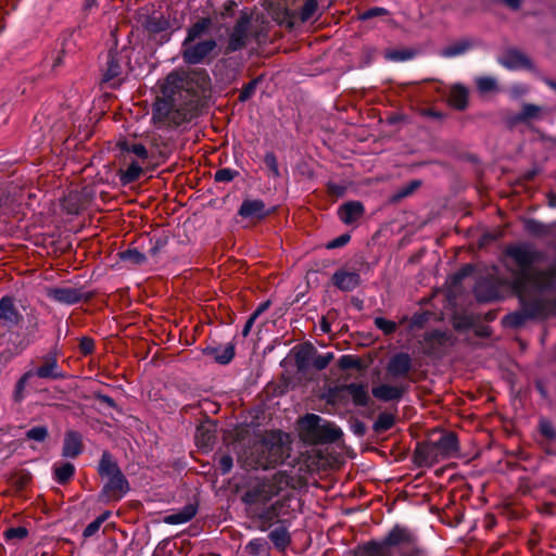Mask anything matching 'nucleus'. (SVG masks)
Here are the masks:
<instances>
[{"label": "nucleus", "mask_w": 556, "mask_h": 556, "mask_svg": "<svg viewBox=\"0 0 556 556\" xmlns=\"http://www.w3.org/2000/svg\"><path fill=\"white\" fill-rule=\"evenodd\" d=\"M211 89V77L203 68L170 72L161 86L162 98L153 104V123L180 132L188 130L205 106Z\"/></svg>", "instance_id": "obj_1"}, {"label": "nucleus", "mask_w": 556, "mask_h": 556, "mask_svg": "<svg viewBox=\"0 0 556 556\" xmlns=\"http://www.w3.org/2000/svg\"><path fill=\"white\" fill-rule=\"evenodd\" d=\"M504 255L516 266L515 269L509 268L513 276L511 289L528 318L544 320L555 316L556 298L530 294L528 288L532 287L539 292L555 288L556 266L544 269L534 267L535 263L544 258V253L527 243L508 244Z\"/></svg>", "instance_id": "obj_2"}, {"label": "nucleus", "mask_w": 556, "mask_h": 556, "mask_svg": "<svg viewBox=\"0 0 556 556\" xmlns=\"http://www.w3.org/2000/svg\"><path fill=\"white\" fill-rule=\"evenodd\" d=\"M115 161L117 176L123 186L138 181L146 172H152L167 157L159 147L147 148L138 141H117Z\"/></svg>", "instance_id": "obj_3"}, {"label": "nucleus", "mask_w": 556, "mask_h": 556, "mask_svg": "<svg viewBox=\"0 0 556 556\" xmlns=\"http://www.w3.org/2000/svg\"><path fill=\"white\" fill-rule=\"evenodd\" d=\"M416 535L407 528L394 526L381 541H368L356 556H419Z\"/></svg>", "instance_id": "obj_4"}, {"label": "nucleus", "mask_w": 556, "mask_h": 556, "mask_svg": "<svg viewBox=\"0 0 556 556\" xmlns=\"http://www.w3.org/2000/svg\"><path fill=\"white\" fill-rule=\"evenodd\" d=\"M98 473L101 478H108L99 495L101 502H118L130 490L128 480L109 451L101 455Z\"/></svg>", "instance_id": "obj_5"}, {"label": "nucleus", "mask_w": 556, "mask_h": 556, "mask_svg": "<svg viewBox=\"0 0 556 556\" xmlns=\"http://www.w3.org/2000/svg\"><path fill=\"white\" fill-rule=\"evenodd\" d=\"M289 480L287 473L278 471L268 479L250 483L241 495V501L247 505L248 511L267 507L266 505L289 485Z\"/></svg>", "instance_id": "obj_6"}, {"label": "nucleus", "mask_w": 556, "mask_h": 556, "mask_svg": "<svg viewBox=\"0 0 556 556\" xmlns=\"http://www.w3.org/2000/svg\"><path fill=\"white\" fill-rule=\"evenodd\" d=\"M342 430L332 422L321 424V418L315 414H307L301 420L302 439L314 445L333 443L342 438Z\"/></svg>", "instance_id": "obj_7"}, {"label": "nucleus", "mask_w": 556, "mask_h": 556, "mask_svg": "<svg viewBox=\"0 0 556 556\" xmlns=\"http://www.w3.org/2000/svg\"><path fill=\"white\" fill-rule=\"evenodd\" d=\"M253 467L268 469L281 464L286 458L285 445L280 438H266L253 447Z\"/></svg>", "instance_id": "obj_8"}, {"label": "nucleus", "mask_w": 556, "mask_h": 556, "mask_svg": "<svg viewBox=\"0 0 556 556\" xmlns=\"http://www.w3.org/2000/svg\"><path fill=\"white\" fill-rule=\"evenodd\" d=\"M251 23L252 14L247 10L241 11L240 16L236 21L228 35L227 42L222 50L224 55H230L235 52L241 51L248 46Z\"/></svg>", "instance_id": "obj_9"}, {"label": "nucleus", "mask_w": 556, "mask_h": 556, "mask_svg": "<svg viewBox=\"0 0 556 556\" xmlns=\"http://www.w3.org/2000/svg\"><path fill=\"white\" fill-rule=\"evenodd\" d=\"M217 47V41L214 38L200 40L198 42L181 43V56L186 64L197 65L202 64L213 53Z\"/></svg>", "instance_id": "obj_10"}, {"label": "nucleus", "mask_w": 556, "mask_h": 556, "mask_svg": "<svg viewBox=\"0 0 556 556\" xmlns=\"http://www.w3.org/2000/svg\"><path fill=\"white\" fill-rule=\"evenodd\" d=\"M298 9H286L285 20L288 28H294L299 24L311 21L318 11L317 0H292Z\"/></svg>", "instance_id": "obj_11"}, {"label": "nucleus", "mask_w": 556, "mask_h": 556, "mask_svg": "<svg viewBox=\"0 0 556 556\" xmlns=\"http://www.w3.org/2000/svg\"><path fill=\"white\" fill-rule=\"evenodd\" d=\"M33 377L50 380H63L67 375L59 367V355L55 350H51L40 357V365L35 369H30Z\"/></svg>", "instance_id": "obj_12"}, {"label": "nucleus", "mask_w": 556, "mask_h": 556, "mask_svg": "<svg viewBox=\"0 0 556 556\" xmlns=\"http://www.w3.org/2000/svg\"><path fill=\"white\" fill-rule=\"evenodd\" d=\"M48 298L63 304L72 305L79 302L88 303L94 296L93 292H84L80 288L55 287L49 288Z\"/></svg>", "instance_id": "obj_13"}, {"label": "nucleus", "mask_w": 556, "mask_h": 556, "mask_svg": "<svg viewBox=\"0 0 556 556\" xmlns=\"http://www.w3.org/2000/svg\"><path fill=\"white\" fill-rule=\"evenodd\" d=\"M24 318L18 311L15 298L4 295L0 299V324L8 329L17 328L22 325Z\"/></svg>", "instance_id": "obj_14"}, {"label": "nucleus", "mask_w": 556, "mask_h": 556, "mask_svg": "<svg viewBox=\"0 0 556 556\" xmlns=\"http://www.w3.org/2000/svg\"><path fill=\"white\" fill-rule=\"evenodd\" d=\"M141 26L144 31L149 34L150 38H156L157 35L165 33L161 36V39L164 42H167L170 39V34L166 33L170 28L169 20L164 16V14H151L144 15L141 21Z\"/></svg>", "instance_id": "obj_15"}, {"label": "nucleus", "mask_w": 556, "mask_h": 556, "mask_svg": "<svg viewBox=\"0 0 556 556\" xmlns=\"http://www.w3.org/2000/svg\"><path fill=\"white\" fill-rule=\"evenodd\" d=\"M285 502L278 500L267 507H262L249 511L250 516L257 521V528L261 531H267L280 516Z\"/></svg>", "instance_id": "obj_16"}, {"label": "nucleus", "mask_w": 556, "mask_h": 556, "mask_svg": "<svg viewBox=\"0 0 556 556\" xmlns=\"http://www.w3.org/2000/svg\"><path fill=\"white\" fill-rule=\"evenodd\" d=\"M413 368V362L409 354L400 352L394 354L388 362L386 371L392 379H409V372Z\"/></svg>", "instance_id": "obj_17"}, {"label": "nucleus", "mask_w": 556, "mask_h": 556, "mask_svg": "<svg viewBox=\"0 0 556 556\" xmlns=\"http://www.w3.org/2000/svg\"><path fill=\"white\" fill-rule=\"evenodd\" d=\"M438 439H429L441 459L455 456L459 451L457 434L453 431L438 432Z\"/></svg>", "instance_id": "obj_18"}, {"label": "nucleus", "mask_w": 556, "mask_h": 556, "mask_svg": "<svg viewBox=\"0 0 556 556\" xmlns=\"http://www.w3.org/2000/svg\"><path fill=\"white\" fill-rule=\"evenodd\" d=\"M343 391L349 393V395L352 399V402H353L354 406H356V407H365L370 402V396H369V393H368L367 384H365V383H357V382H352V383L340 386L337 389V392H331L330 393L331 401L334 402L338 399V394L337 393L338 392H343Z\"/></svg>", "instance_id": "obj_19"}, {"label": "nucleus", "mask_w": 556, "mask_h": 556, "mask_svg": "<svg viewBox=\"0 0 556 556\" xmlns=\"http://www.w3.org/2000/svg\"><path fill=\"white\" fill-rule=\"evenodd\" d=\"M409 386L404 383H380L371 388V394L381 402H399L408 392Z\"/></svg>", "instance_id": "obj_20"}, {"label": "nucleus", "mask_w": 556, "mask_h": 556, "mask_svg": "<svg viewBox=\"0 0 556 556\" xmlns=\"http://www.w3.org/2000/svg\"><path fill=\"white\" fill-rule=\"evenodd\" d=\"M127 56L122 51L109 50L106 54L105 67L103 68V81L108 83L118 78L123 74V66Z\"/></svg>", "instance_id": "obj_21"}, {"label": "nucleus", "mask_w": 556, "mask_h": 556, "mask_svg": "<svg viewBox=\"0 0 556 556\" xmlns=\"http://www.w3.org/2000/svg\"><path fill=\"white\" fill-rule=\"evenodd\" d=\"M271 214V211L266 207V204L261 199H245L241 203L238 215L243 218H255L263 220Z\"/></svg>", "instance_id": "obj_22"}, {"label": "nucleus", "mask_w": 556, "mask_h": 556, "mask_svg": "<svg viewBox=\"0 0 556 556\" xmlns=\"http://www.w3.org/2000/svg\"><path fill=\"white\" fill-rule=\"evenodd\" d=\"M498 63L510 71L530 68L532 66L530 59L516 48L507 49L503 55L498 58Z\"/></svg>", "instance_id": "obj_23"}, {"label": "nucleus", "mask_w": 556, "mask_h": 556, "mask_svg": "<svg viewBox=\"0 0 556 556\" xmlns=\"http://www.w3.org/2000/svg\"><path fill=\"white\" fill-rule=\"evenodd\" d=\"M479 45L475 38L465 37L452 42L440 50L439 55L444 59H453L466 54Z\"/></svg>", "instance_id": "obj_24"}, {"label": "nucleus", "mask_w": 556, "mask_h": 556, "mask_svg": "<svg viewBox=\"0 0 556 556\" xmlns=\"http://www.w3.org/2000/svg\"><path fill=\"white\" fill-rule=\"evenodd\" d=\"M440 459L430 440L417 444L414 462L418 467H430Z\"/></svg>", "instance_id": "obj_25"}, {"label": "nucleus", "mask_w": 556, "mask_h": 556, "mask_svg": "<svg viewBox=\"0 0 556 556\" xmlns=\"http://www.w3.org/2000/svg\"><path fill=\"white\" fill-rule=\"evenodd\" d=\"M294 363L298 372H306L313 363L317 352L316 348L309 343H303L294 348Z\"/></svg>", "instance_id": "obj_26"}, {"label": "nucleus", "mask_w": 556, "mask_h": 556, "mask_svg": "<svg viewBox=\"0 0 556 556\" xmlns=\"http://www.w3.org/2000/svg\"><path fill=\"white\" fill-rule=\"evenodd\" d=\"M365 214V206L361 201H349L338 210V216L345 225H352L359 220Z\"/></svg>", "instance_id": "obj_27"}, {"label": "nucleus", "mask_w": 556, "mask_h": 556, "mask_svg": "<svg viewBox=\"0 0 556 556\" xmlns=\"http://www.w3.org/2000/svg\"><path fill=\"white\" fill-rule=\"evenodd\" d=\"M331 282L339 290L348 292L361 285V276L356 271L339 269L332 275Z\"/></svg>", "instance_id": "obj_28"}, {"label": "nucleus", "mask_w": 556, "mask_h": 556, "mask_svg": "<svg viewBox=\"0 0 556 556\" xmlns=\"http://www.w3.org/2000/svg\"><path fill=\"white\" fill-rule=\"evenodd\" d=\"M84 450L83 437L78 431L68 430L65 432L62 447V455L70 458L78 457Z\"/></svg>", "instance_id": "obj_29"}, {"label": "nucleus", "mask_w": 556, "mask_h": 556, "mask_svg": "<svg viewBox=\"0 0 556 556\" xmlns=\"http://www.w3.org/2000/svg\"><path fill=\"white\" fill-rule=\"evenodd\" d=\"M450 340V336L446 331L432 330L424 334L425 352L427 354H433L445 345Z\"/></svg>", "instance_id": "obj_30"}, {"label": "nucleus", "mask_w": 556, "mask_h": 556, "mask_svg": "<svg viewBox=\"0 0 556 556\" xmlns=\"http://www.w3.org/2000/svg\"><path fill=\"white\" fill-rule=\"evenodd\" d=\"M213 25L212 18L208 16L200 17L187 29V36L184 39L185 45L194 42L197 39L207 35Z\"/></svg>", "instance_id": "obj_31"}, {"label": "nucleus", "mask_w": 556, "mask_h": 556, "mask_svg": "<svg viewBox=\"0 0 556 556\" xmlns=\"http://www.w3.org/2000/svg\"><path fill=\"white\" fill-rule=\"evenodd\" d=\"M541 111L542 108L536 104L525 103L520 112L508 117V123L510 125L527 123L529 121L538 118Z\"/></svg>", "instance_id": "obj_32"}, {"label": "nucleus", "mask_w": 556, "mask_h": 556, "mask_svg": "<svg viewBox=\"0 0 556 556\" xmlns=\"http://www.w3.org/2000/svg\"><path fill=\"white\" fill-rule=\"evenodd\" d=\"M204 354L212 356L218 364H229L236 355L235 343L231 342L227 344L223 350L219 348L207 346L204 350Z\"/></svg>", "instance_id": "obj_33"}, {"label": "nucleus", "mask_w": 556, "mask_h": 556, "mask_svg": "<svg viewBox=\"0 0 556 556\" xmlns=\"http://www.w3.org/2000/svg\"><path fill=\"white\" fill-rule=\"evenodd\" d=\"M198 513L197 504H188L182 509L165 516L164 522L168 525H179L190 521Z\"/></svg>", "instance_id": "obj_34"}, {"label": "nucleus", "mask_w": 556, "mask_h": 556, "mask_svg": "<svg viewBox=\"0 0 556 556\" xmlns=\"http://www.w3.org/2000/svg\"><path fill=\"white\" fill-rule=\"evenodd\" d=\"M468 89L460 84H456L451 88L448 103L453 108L463 111L468 105Z\"/></svg>", "instance_id": "obj_35"}, {"label": "nucleus", "mask_w": 556, "mask_h": 556, "mask_svg": "<svg viewBox=\"0 0 556 556\" xmlns=\"http://www.w3.org/2000/svg\"><path fill=\"white\" fill-rule=\"evenodd\" d=\"M418 51L414 48L387 49L383 56L389 62L401 63L416 58Z\"/></svg>", "instance_id": "obj_36"}, {"label": "nucleus", "mask_w": 556, "mask_h": 556, "mask_svg": "<svg viewBox=\"0 0 556 556\" xmlns=\"http://www.w3.org/2000/svg\"><path fill=\"white\" fill-rule=\"evenodd\" d=\"M33 477L26 469H16L11 472L8 481L15 492H22L30 484Z\"/></svg>", "instance_id": "obj_37"}, {"label": "nucleus", "mask_w": 556, "mask_h": 556, "mask_svg": "<svg viewBox=\"0 0 556 556\" xmlns=\"http://www.w3.org/2000/svg\"><path fill=\"white\" fill-rule=\"evenodd\" d=\"M396 413L397 409H394V413L391 412H382L378 415L376 421L372 425V430L375 433L380 434L384 433L391 428L394 427L396 421Z\"/></svg>", "instance_id": "obj_38"}, {"label": "nucleus", "mask_w": 556, "mask_h": 556, "mask_svg": "<svg viewBox=\"0 0 556 556\" xmlns=\"http://www.w3.org/2000/svg\"><path fill=\"white\" fill-rule=\"evenodd\" d=\"M74 475L75 466L68 462L62 463L61 465H55L53 468V478L61 485L68 484Z\"/></svg>", "instance_id": "obj_39"}, {"label": "nucleus", "mask_w": 556, "mask_h": 556, "mask_svg": "<svg viewBox=\"0 0 556 556\" xmlns=\"http://www.w3.org/2000/svg\"><path fill=\"white\" fill-rule=\"evenodd\" d=\"M268 538L279 551H285L291 543L290 534L285 527L274 529L269 532Z\"/></svg>", "instance_id": "obj_40"}, {"label": "nucleus", "mask_w": 556, "mask_h": 556, "mask_svg": "<svg viewBox=\"0 0 556 556\" xmlns=\"http://www.w3.org/2000/svg\"><path fill=\"white\" fill-rule=\"evenodd\" d=\"M214 431L205 425H200L195 431L197 445L200 447H208L214 443Z\"/></svg>", "instance_id": "obj_41"}, {"label": "nucleus", "mask_w": 556, "mask_h": 556, "mask_svg": "<svg viewBox=\"0 0 556 556\" xmlns=\"http://www.w3.org/2000/svg\"><path fill=\"white\" fill-rule=\"evenodd\" d=\"M476 299L479 302H491L497 299V291L489 283H479L475 289Z\"/></svg>", "instance_id": "obj_42"}, {"label": "nucleus", "mask_w": 556, "mask_h": 556, "mask_svg": "<svg viewBox=\"0 0 556 556\" xmlns=\"http://www.w3.org/2000/svg\"><path fill=\"white\" fill-rule=\"evenodd\" d=\"M420 186H421V181L418 179L409 181L406 186H403L395 193H393L391 195L390 202L399 203L404 198L413 194Z\"/></svg>", "instance_id": "obj_43"}, {"label": "nucleus", "mask_w": 556, "mask_h": 556, "mask_svg": "<svg viewBox=\"0 0 556 556\" xmlns=\"http://www.w3.org/2000/svg\"><path fill=\"white\" fill-rule=\"evenodd\" d=\"M263 81V76L260 75L252 80H250L248 84H245L239 93L238 100L241 103H244L249 101L256 92L257 86Z\"/></svg>", "instance_id": "obj_44"}, {"label": "nucleus", "mask_w": 556, "mask_h": 556, "mask_svg": "<svg viewBox=\"0 0 556 556\" xmlns=\"http://www.w3.org/2000/svg\"><path fill=\"white\" fill-rule=\"evenodd\" d=\"M31 378H33L31 370H27L20 377V379L15 383V388H14V392H13L14 402L21 403L24 400V397H25L24 392H25L26 384Z\"/></svg>", "instance_id": "obj_45"}, {"label": "nucleus", "mask_w": 556, "mask_h": 556, "mask_svg": "<svg viewBox=\"0 0 556 556\" xmlns=\"http://www.w3.org/2000/svg\"><path fill=\"white\" fill-rule=\"evenodd\" d=\"M476 85L480 93H489L497 89V81L491 76L478 77Z\"/></svg>", "instance_id": "obj_46"}, {"label": "nucleus", "mask_w": 556, "mask_h": 556, "mask_svg": "<svg viewBox=\"0 0 556 556\" xmlns=\"http://www.w3.org/2000/svg\"><path fill=\"white\" fill-rule=\"evenodd\" d=\"M49 437V430L46 426L33 427L26 431L25 438L36 442H45Z\"/></svg>", "instance_id": "obj_47"}, {"label": "nucleus", "mask_w": 556, "mask_h": 556, "mask_svg": "<svg viewBox=\"0 0 556 556\" xmlns=\"http://www.w3.org/2000/svg\"><path fill=\"white\" fill-rule=\"evenodd\" d=\"M505 319L509 326L514 328H519L530 318H528V315H526L525 309L520 306L519 311L507 315Z\"/></svg>", "instance_id": "obj_48"}, {"label": "nucleus", "mask_w": 556, "mask_h": 556, "mask_svg": "<svg viewBox=\"0 0 556 556\" xmlns=\"http://www.w3.org/2000/svg\"><path fill=\"white\" fill-rule=\"evenodd\" d=\"M374 324L386 336L393 334L396 331V329H397L396 323H394L392 320H389V319H386L383 317H376L375 320H374Z\"/></svg>", "instance_id": "obj_49"}, {"label": "nucleus", "mask_w": 556, "mask_h": 556, "mask_svg": "<svg viewBox=\"0 0 556 556\" xmlns=\"http://www.w3.org/2000/svg\"><path fill=\"white\" fill-rule=\"evenodd\" d=\"M338 366L342 370H346V369H361L362 368V362H361V358H358V357H356L354 355H343L339 359Z\"/></svg>", "instance_id": "obj_50"}, {"label": "nucleus", "mask_w": 556, "mask_h": 556, "mask_svg": "<svg viewBox=\"0 0 556 556\" xmlns=\"http://www.w3.org/2000/svg\"><path fill=\"white\" fill-rule=\"evenodd\" d=\"M28 535V530L25 527H11L5 529L3 532V536L5 541H12V540H24Z\"/></svg>", "instance_id": "obj_51"}, {"label": "nucleus", "mask_w": 556, "mask_h": 556, "mask_svg": "<svg viewBox=\"0 0 556 556\" xmlns=\"http://www.w3.org/2000/svg\"><path fill=\"white\" fill-rule=\"evenodd\" d=\"M124 261H129L132 264L139 265L146 261V256L136 249H128L121 253Z\"/></svg>", "instance_id": "obj_52"}, {"label": "nucleus", "mask_w": 556, "mask_h": 556, "mask_svg": "<svg viewBox=\"0 0 556 556\" xmlns=\"http://www.w3.org/2000/svg\"><path fill=\"white\" fill-rule=\"evenodd\" d=\"M332 359H333L332 353H326L324 355H319L316 353L313 358L312 366L316 370L320 371V370L325 369L331 363Z\"/></svg>", "instance_id": "obj_53"}, {"label": "nucleus", "mask_w": 556, "mask_h": 556, "mask_svg": "<svg viewBox=\"0 0 556 556\" xmlns=\"http://www.w3.org/2000/svg\"><path fill=\"white\" fill-rule=\"evenodd\" d=\"M539 431L544 438L548 440L556 439V429L554 425L547 419L540 420Z\"/></svg>", "instance_id": "obj_54"}, {"label": "nucleus", "mask_w": 556, "mask_h": 556, "mask_svg": "<svg viewBox=\"0 0 556 556\" xmlns=\"http://www.w3.org/2000/svg\"><path fill=\"white\" fill-rule=\"evenodd\" d=\"M388 14H389V11L387 9L381 8V7H374V8H369L367 10H365L359 15V20L368 21V20H371L374 17L384 16V15H388Z\"/></svg>", "instance_id": "obj_55"}, {"label": "nucleus", "mask_w": 556, "mask_h": 556, "mask_svg": "<svg viewBox=\"0 0 556 556\" xmlns=\"http://www.w3.org/2000/svg\"><path fill=\"white\" fill-rule=\"evenodd\" d=\"M96 343L91 337H81L79 340V352L84 356L91 355L94 352Z\"/></svg>", "instance_id": "obj_56"}, {"label": "nucleus", "mask_w": 556, "mask_h": 556, "mask_svg": "<svg viewBox=\"0 0 556 556\" xmlns=\"http://www.w3.org/2000/svg\"><path fill=\"white\" fill-rule=\"evenodd\" d=\"M237 175L238 173L236 170L230 168H220L216 170L214 180L217 182H230Z\"/></svg>", "instance_id": "obj_57"}, {"label": "nucleus", "mask_w": 556, "mask_h": 556, "mask_svg": "<svg viewBox=\"0 0 556 556\" xmlns=\"http://www.w3.org/2000/svg\"><path fill=\"white\" fill-rule=\"evenodd\" d=\"M264 546H265L264 540L254 539L247 544L245 549L249 554H251L253 556H257L264 551Z\"/></svg>", "instance_id": "obj_58"}, {"label": "nucleus", "mask_w": 556, "mask_h": 556, "mask_svg": "<svg viewBox=\"0 0 556 556\" xmlns=\"http://www.w3.org/2000/svg\"><path fill=\"white\" fill-rule=\"evenodd\" d=\"M264 163L275 177L280 176L277 157L273 152L266 153L264 156Z\"/></svg>", "instance_id": "obj_59"}, {"label": "nucleus", "mask_w": 556, "mask_h": 556, "mask_svg": "<svg viewBox=\"0 0 556 556\" xmlns=\"http://www.w3.org/2000/svg\"><path fill=\"white\" fill-rule=\"evenodd\" d=\"M233 465L232 457L228 454H223L218 458V469L223 475L230 472Z\"/></svg>", "instance_id": "obj_60"}, {"label": "nucleus", "mask_w": 556, "mask_h": 556, "mask_svg": "<svg viewBox=\"0 0 556 556\" xmlns=\"http://www.w3.org/2000/svg\"><path fill=\"white\" fill-rule=\"evenodd\" d=\"M346 187L334 184V182H328L327 184V194L330 197L341 198L345 194Z\"/></svg>", "instance_id": "obj_61"}, {"label": "nucleus", "mask_w": 556, "mask_h": 556, "mask_svg": "<svg viewBox=\"0 0 556 556\" xmlns=\"http://www.w3.org/2000/svg\"><path fill=\"white\" fill-rule=\"evenodd\" d=\"M351 240V236L349 233H343L338 238L329 241L326 245L327 249H337L345 245Z\"/></svg>", "instance_id": "obj_62"}, {"label": "nucleus", "mask_w": 556, "mask_h": 556, "mask_svg": "<svg viewBox=\"0 0 556 556\" xmlns=\"http://www.w3.org/2000/svg\"><path fill=\"white\" fill-rule=\"evenodd\" d=\"M238 3L235 0H226L223 4L222 16L224 18L232 17L235 15Z\"/></svg>", "instance_id": "obj_63"}, {"label": "nucleus", "mask_w": 556, "mask_h": 556, "mask_svg": "<svg viewBox=\"0 0 556 556\" xmlns=\"http://www.w3.org/2000/svg\"><path fill=\"white\" fill-rule=\"evenodd\" d=\"M538 511L545 516H553L556 514V504L551 502H544L538 506Z\"/></svg>", "instance_id": "obj_64"}]
</instances>
